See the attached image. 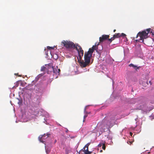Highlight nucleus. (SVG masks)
I'll return each instance as SVG.
<instances>
[{
    "label": "nucleus",
    "mask_w": 154,
    "mask_h": 154,
    "mask_svg": "<svg viewBox=\"0 0 154 154\" xmlns=\"http://www.w3.org/2000/svg\"><path fill=\"white\" fill-rule=\"evenodd\" d=\"M96 45H93L91 48H89L88 52H85L84 56L85 62L82 61V63L83 66L86 67L89 65L92 54L94 51L96 50Z\"/></svg>",
    "instance_id": "obj_1"
},
{
    "label": "nucleus",
    "mask_w": 154,
    "mask_h": 154,
    "mask_svg": "<svg viewBox=\"0 0 154 154\" xmlns=\"http://www.w3.org/2000/svg\"><path fill=\"white\" fill-rule=\"evenodd\" d=\"M116 115L113 114L105 118L103 120V124L106 127H112L115 122V119H118L116 118Z\"/></svg>",
    "instance_id": "obj_2"
},
{
    "label": "nucleus",
    "mask_w": 154,
    "mask_h": 154,
    "mask_svg": "<svg viewBox=\"0 0 154 154\" xmlns=\"http://www.w3.org/2000/svg\"><path fill=\"white\" fill-rule=\"evenodd\" d=\"M74 49H75L77 51L78 53V57H77V59L78 61L80 63L81 66L82 68L85 67L83 66H82V62L83 61L84 62H85V60H82V57L83 56L84 54V51L82 50V47L79 44H77L75 45Z\"/></svg>",
    "instance_id": "obj_3"
},
{
    "label": "nucleus",
    "mask_w": 154,
    "mask_h": 154,
    "mask_svg": "<svg viewBox=\"0 0 154 154\" xmlns=\"http://www.w3.org/2000/svg\"><path fill=\"white\" fill-rule=\"evenodd\" d=\"M150 30L151 29L149 28L146 30H143L141 32H139L137 36V38L138 36H140V39L139 41L140 42H143L144 39H146L148 37V34L150 32Z\"/></svg>",
    "instance_id": "obj_4"
},
{
    "label": "nucleus",
    "mask_w": 154,
    "mask_h": 154,
    "mask_svg": "<svg viewBox=\"0 0 154 154\" xmlns=\"http://www.w3.org/2000/svg\"><path fill=\"white\" fill-rule=\"evenodd\" d=\"M61 43L66 48H73L74 49L75 45L72 42L70 41L63 40Z\"/></svg>",
    "instance_id": "obj_5"
},
{
    "label": "nucleus",
    "mask_w": 154,
    "mask_h": 154,
    "mask_svg": "<svg viewBox=\"0 0 154 154\" xmlns=\"http://www.w3.org/2000/svg\"><path fill=\"white\" fill-rule=\"evenodd\" d=\"M109 35H102V36L99 38V41L100 42H103L104 40L107 39H109Z\"/></svg>",
    "instance_id": "obj_6"
},
{
    "label": "nucleus",
    "mask_w": 154,
    "mask_h": 154,
    "mask_svg": "<svg viewBox=\"0 0 154 154\" xmlns=\"http://www.w3.org/2000/svg\"><path fill=\"white\" fill-rule=\"evenodd\" d=\"M50 135V134H44L42 135H40L38 137L39 140L42 143H44L45 142L44 141H43V140L45 139V137H46V136H47V137H49V136Z\"/></svg>",
    "instance_id": "obj_7"
},
{
    "label": "nucleus",
    "mask_w": 154,
    "mask_h": 154,
    "mask_svg": "<svg viewBox=\"0 0 154 154\" xmlns=\"http://www.w3.org/2000/svg\"><path fill=\"white\" fill-rule=\"evenodd\" d=\"M120 37V33H117L115 34L113 36L110 38L108 39V41H109L110 43L112 42V41L114 40L116 38H117Z\"/></svg>",
    "instance_id": "obj_8"
},
{
    "label": "nucleus",
    "mask_w": 154,
    "mask_h": 154,
    "mask_svg": "<svg viewBox=\"0 0 154 154\" xmlns=\"http://www.w3.org/2000/svg\"><path fill=\"white\" fill-rule=\"evenodd\" d=\"M52 68L53 69V71L54 73L55 74L57 75L58 74V75H60V69H58V67L57 66H56L55 67L54 66H52Z\"/></svg>",
    "instance_id": "obj_9"
},
{
    "label": "nucleus",
    "mask_w": 154,
    "mask_h": 154,
    "mask_svg": "<svg viewBox=\"0 0 154 154\" xmlns=\"http://www.w3.org/2000/svg\"><path fill=\"white\" fill-rule=\"evenodd\" d=\"M142 85L144 87H146L148 85V82L146 80H144L142 83Z\"/></svg>",
    "instance_id": "obj_10"
},
{
    "label": "nucleus",
    "mask_w": 154,
    "mask_h": 154,
    "mask_svg": "<svg viewBox=\"0 0 154 154\" xmlns=\"http://www.w3.org/2000/svg\"><path fill=\"white\" fill-rule=\"evenodd\" d=\"M90 143H87L84 147L83 149H85V151H88V146L90 145Z\"/></svg>",
    "instance_id": "obj_11"
},
{
    "label": "nucleus",
    "mask_w": 154,
    "mask_h": 154,
    "mask_svg": "<svg viewBox=\"0 0 154 154\" xmlns=\"http://www.w3.org/2000/svg\"><path fill=\"white\" fill-rule=\"evenodd\" d=\"M129 66H130L133 67V68H134L135 69H139L140 68V66L138 67L136 65H134L132 63H131L130 64H129Z\"/></svg>",
    "instance_id": "obj_12"
},
{
    "label": "nucleus",
    "mask_w": 154,
    "mask_h": 154,
    "mask_svg": "<svg viewBox=\"0 0 154 154\" xmlns=\"http://www.w3.org/2000/svg\"><path fill=\"white\" fill-rule=\"evenodd\" d=\"M99 130L97 129V127H96L95 128V129L93 131V133H97L98 132Z\"/></svg>",
    "instance_id": "obj_13"
},
{
    "label": "nucleus",
    "mask_w": 154,
    "mask_h": 154,
    "mask_svg": "<svg viewBox=\"0 0 154 154\" xmlns=\"http://www.w3.org/2000/svg\"><path fill=\"white\" fill-rule=\"evenodd\" d=\"M83 151L84 152L85 154H91L92 153V152H90L89 151H85V149H83Z\"/></svg>",
    "instance_id": "obj_14"
},
{
    "label": "nucleus",
    "mask_w": 154,
    "mask_h": 154,
    "mask_svg": "<svg viewBox=\"0 0 154 154\" xmlns=\"http://www.w3.org/2000/svg\"><path fill=\"white\" fill-rule=\"evenodd\" d=\"M120 37H125H125L126 36V35L124 33H122L121 34L120 33Z\"/></svg>",
    "instance_id": "obj_15"
},
{
    "label": "nucleus",
    "mask_w": 154,
    "mask_h": 154,
    "mask_svg": "<svg viewBox=\"0 0 154 154\" xmlns=\"http://www.w3.org/2000/svg\"><path fill=\"white\" fill-rule=\"evenodd\" d=\"M46 68L45 66H42L41 67V71H44L45 70Z\"/></svg>",
    "instance_id": "obj_16"
},
{
    "label": "nucleus",
    "mask_w": 154,
    "mask_h": 154,
    "mask_svg": "<svg viewBox=\"0 0 154 154\" xmlns=\"http://www.w3.org/2000/svg\"><path fill=\"white\" fill-rule=\"evenodd\" d=\"M102 148L103 150H104L105 149H106V146H105V144L103 143V144L102 147Z\"/></svg>",
    "instance_id": "obj_17"
},
{
    "label": "nucleus",
    "mask_w": 154,
    "mask_h": 154,
    "mask_svg": "<svg viewBox=\"0 0 154 154\" xmlns=\"http://www.w3.org/2000/svg\"><path fill=\"white\" fill-rule=\"evenodd\" d=\"M47 48L48 49H49V50H50V49H53L54 48L53 47H50V46H48L47 47Z\"/></svg>",
    "instance_id": "obj_18"
},
{
    "label": "nucleus",
    "mask_w": 154,
    "mask_h": 154,
    "mask_svg": "<svg viewBox=\"0 0 154 154\" xmlns=\"http://www.w3.org/2000/svg\"><path fill=\"white\" fill-rule=\"evenodd\" d=\"M87 115H85L84 116V119L83 122H84L85 121V119L87 117Z\"/></svg>",
    "instance_id": "obj_19"
},
{
    "label": "nucleus",
    "mask_w": 154,
    "mask_h": 154,
    "mask_svg": "<svg viewBox=\"0 0 154 154\" xmlns=\"http://www.w3.org/2000/svg\"><path fill=\"white\" fill-rule=\"evenodd\" d=\"M103 143H100V144H99L98 145V147H101L103 145Z\"/></svg>",
    "instance_id": "obj_20"
},
{
    "label": "nucleus",
    "mask_w": 154,
    "mask_h": 154,
    "mask_svg": "<svg viewBox=\"0 0 154 154\" xmlns=\"http://www.w3.org/2000/svg\"><path fill=\"white\" fill-rule=\"evenodd\" d=\"M27 89L28 90H30V91H32V90L33 89V88H28V87H27Z\"/></svg>",
    "instance_id": "obj_21"
},
{
    "label": "nucleus",
    "mask_w": 154,
    "mask_h": 154,
    "mask_svg": "<svg viewBox=\"0 0 154 154\" xmlns=\"http://www.w3.org/2000/svg\"><path fill=\"white\" fill-rule=\"evenodd\" d=\"M149 83H150V85H151L152 84V83L150 81H149Z\"/></svg>",
    "instance_id": "obj_22"
},
{
    "label": "nucleus",
    "mask_w": 154,
    "mask_h": 154,
    "mask_svg": "<svg viewBox=\"0 0 154 154\" xmlns=\"http://www.w3.org/2000/svg\"><path fill=\"white\" fill-rule=\"evenodd\" d=\"M130 134L131 136H132L133 134L131 132H130Z\"/></svg>",
    "instance_id": "obj_23"
},
{
    "label": "nucleus",
    "mask_w": 154,
    "mask_h": 154,
    "mask_svg": "<svg viewBox=\"0 0 154 154\" xmlns=\"http://www.w3.org/2000/svg\"><path fill=\"white\" fill-rule=\"evenodd\" d=\"M36 87H39V86H38V84H37L36 85Z\"/></svg>",
    "instance_id": "obj_24"
},
{
    "label": "nucleus",
    "mask_w": 154,
    "mask_h": 154,
    "mask_svg": "<svg viewBox=\"0 0 154 154\" xmlns=\"http://www.w3.org/2000/svg\"><path fill=\"white\" fill-rule=\"evenodd\" d=\"M32 86V85H28V86H30V87H31V86Z\"/></svg>",
    "instance_id": "obj_25"
},
{
    "label": "nucleus",
    "mask_w": 154,
    "mask_h": 154,
    "mask_svg": "<svg viewBox=\"0 0 154 154\" xmlns=\"http://www.w3.org/2000/svg\"><path fill=\"white\" fill-rule=\"evenodd\" d=\"M116 31V29H114V30H113V32H115Z\"/></svg>",
    "instance_id": "obj_26"
},
{
    "label": "nucleus",
    "mask_w": 154,
    "mask_h": 154,
    "mask_svg": "<svg viewBox=\"0 0 154 154\" xmlns=\"http://www.w3.org/2000/svg\"><path fill=\"white\" fill-rule=\"evenodd\" d=\"M102 151H103L102 150H100V152H102Z\"/></svg>",
    "instance_id": "obj_27"
},
{
    "label": "nucleus",
    "mask_w": 154,
    "mask_h": 154,
    "mask_svg": "<svg viewBox=\"0 0 154 154\" xmlns=\"http://www.w3.org/2000/svg\"><path fill=\"white\" fill-rule=\"evenodd\" d=\"M57 59V57L56 58H55L56 60Z\"/></svg>",
    "instance_id": "obj_28"
},
{
    "label": "nucleus",
    "mask_w": 154,
    "mask_h": 154,
    "mask_svg": "<svg viewBox=\"0 0 154 154\" xmlns=\"http://www.w3.org/2000/svg\"><path fill=\"white\" fill-rule=\"evenodd\" d=\"M139 47L140 48V45H139Z\"/></svg>",
    "instance_id": "obj_29"
}]
</instances>
